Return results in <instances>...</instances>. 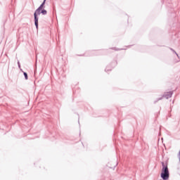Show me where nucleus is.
<instances>
[{
	"label": "nucleus",
	"instance_id": "obj_1",
	"mask_svg": "<svg viewBox=\"0 0 180 180\" xmlns=\"http://www.w3.org/2000/svg\"><path fill=\"white\" fill-rule=\"evenodd\" d=\"M162 172L160 174V178L163 180L169 179V169H168V163L162 162Z\"/></svg>",
	"mask_w": 180,
	"mask_h": 180
},
{
	"label": "nucleus",
	"instance_id": "obj_2",
	"mask_svg": "<svg viewBox=\"0 0 180 180\" xmlns=\"http://www.w3.org/2000/svg\"><path fill=\"white\" fill-rule=\"evenodd\" d=\"M47 15V10L42 8L39 11H34V25L36 27V29H39V15Z\"/></svg>",
	"mask_w": 180,
	"mask_h": 180
},
{
	"label": "nucleus",
	"instance_id": "obj_3",
	"mask_svg": "<svg viewBox=\"0 0 180 180\" xmlns=\"http://www.w3.org/2000/svg\"><path fill=\"white\" fill-rule=\"evenodd\" d=\"M172 95H174V91H167L165 92L162 97L157 98L153 103H157L158 101H162V98H165V99H169V98H172Z\"/></svg>",
	"mask_w": 180,
	"mask_h": 180
},
{
	"label": "nucleus",
	"instance_id": "obj_4",
	"mask_svg": "<svg viewBox=\"0 0 180 180\" xmlns=\"http://www.w3.org/2000/svg\"><path fill=\"white\" fill-rule=\"evenodd\" d=\"M46 1L47 0H44L43 2L41 3V4L38 7V8L35 11L40 12V11H41V9H44V5H46Z\"/></svg>",
	"mask_w": 180,
	"mask_h": 180
},
{
	"label": "nucleus",
	"instance_id": "obj_5",
	"mask_svg": "<svg viewBox=\"0 0 180 180\" xmlns=\"http://www.w3.org/2000/svg\"><path fill=\"white\" fill-rule=\"evenodd\" d=\"M20 71H22L23 72V75L25 77V79H28L29 77H27V72H23V70H22V69H20Z\"/></svg>",
	"mask_w": 180,
	"mask_h": 180
},
{
	"label": "nucleus",
	"instance_id": "obj_6",
	"mask_svg": "<svg viewBox=\"0 0 180 180\" xmlns=\"http://www.w3.org/2000/svg\"><path fill=\"white\" fill-rule=\"evenodd\" d=\"M112 68H115L117 65V62L116 60L113 61L112 63Z\"/></svg>",
	"mask_w": 180,
	"mask_h": 180
},
{
	"label": "nucleus",
	"instance_id": "obj_7",
	"mask_svg": "<svg viewBox=\"0 0 180 180\" xmlns=\"http://www.w3.org/2000/svg\"><path fill=\"white\" fill-rule=\"evenodd\" d=\"M105 72H108L109 71H112V69H109V66H107L105 70Z\"/></svg>",
	"mask_w": 180,
	"mask_h": 180
},
{
	"label": "nucleus",
	"instance_id": "obj_8",
	"mask_svg": "<svg viewBox=\"0 0 180 180\" xmlns=\"http://www.w3.org/2000/svg\"><path fill=\"white\" fill-rule=\"evenodd\" d=\"M111 49H112V50H115V51H119V50H124L123 49H117L115 47L111 48Z\"/></svg>",
	"mask_w": 180,
	"mask_h": 180
},
{
	"label": "nucleus",
	"instance_id": "obj_9",
	"mask_svg": "<svg viewBox=\"0 0 180 180\" xmlns=\"http://www.w3.org/2000/svg\"><path fill=\"white\" fill-rule=\"evenodd\" d=\"M18 68H20V70H21L20 69V62H19V60L18 61Z\"/></svg>",
	"mask_w": 180,
	"mask_h": 180
},
{
	"label": "nucleus",
	"instance_id": "obj_10",
	"mask_svg": "<svg viewBox=\"0 0 180 180\" xmlns=\"http://www.w3.org/2000/svg\"><path fill=\"white\" fill-rule=\"evenodd\" d=\"M174 54H176V56H177V57H179V55H178V53H176V51H175V52H173Z\"/></svg>",
	"mask_w": 180,
	"mask_h": 180
},
{
	"label": "nucleus",
	"instance_id": "obj_11",
	"mask_svg": "<svg viewBox=\"0 0 180 180\" xmlns=\"http://www.w3.org/2000/svg\"><path fill=\"white\" fill-rule=\"evenodd\" d=\"M171 51H172L173 53H175V50H174L172 48H170Z\"/></svg>",
	"mask_w": 180,
	"mask_h": 180
},
{
	"label": "nucleus",
	"instance_id": "obj_12",
	"mask_svg": "<svg viewBox=\"0 0 180 180\" xmlns=\"http://www.w3.org/2000/svg\"><path fill=\"white\" fill-rule=\"evenodd\" d=\"M178 58L180 60V56H179Z\"/></svg>",
	"mask_w": 180,
	"mask_h": 180
},
{
	"label": "nucleus",
	"instance_id": "obj_13",
	"mask_svg": "<svg viewBox=\"0 0 180 180\" xmlns=\"http://www.w3.org/2000/svg\"><path fill=\"white\" fill-rule=\"evenodd\" d=\"M117 165V163H116V165H115V167H116Z\"/></svg>",
	"mask_w": 180,
	"mask_h": 180
}]
</instances>
